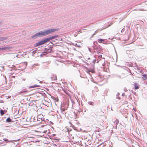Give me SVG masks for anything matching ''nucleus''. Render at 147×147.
Masks as SVG:
<instances>
[{
  "instance_id": "nucleus-1",
  "label": "nucleus",
  "mask_w": 147,
  "mask_h": 147,
  "mask_svg": "<svg viewBox=\"0 0 147 147\" xmlns=\"http://www.w3.org/2000/svg\"><path fill=\"white\" fill-rule=\"evenodd\" d=\"M58 29H49L47 30H46L45 32L46 34L47 35L49 34H50L52 33L53 32H54L58 31Z\"/></svg>"
},
{
  "instance_id": "nucleus-2",
  "label": "nucleus",
  "mask_w": 147,
  "mask_h": 147,
  "mask_svg": "<svg viewBox=\"0 0 147 147\" xmlns=\"http://www.w3.org/2000/svg\"><path fill=\"white\" fill-rule=\"evenodd\" d=\"M45 43H46L45 42V40H42L40 42H38L36 43L35 44V46L37 47L38 46L42 45Z\"/></svg>"
},
{
  "instance_id": "nucleus-3",
  "label": "nucleus",
  "mask_w": 147,
  "mask_h": 147,
  "mask_svg": "<svg viewBox=\"0 0 147 147\" xmlns=\"http://www.w3.org/2000/svg\"><path fill=\"white\" fill-rule=\"evenodd\" d=\"M57 37V36H54L47 38L45 40V41L46 43L48 41L51 40L52 39L55 38Z\"/></svg>"
},
{
  "instance_id": "nucleus-4",
  "label": "nucleus",
  "mask_w": 147,
  "mask_h": 147,
  "mask_svg": "<svg viewBox=\"0 0 147 147\" xmlns=\"http://www.w3.org/2000/svg\"><path fill=\"white\" fill-rule=\"evenodd\" d=\"M38 36H45L47 35L45 31L42 32H39L38 33Z\"/></svg>"
},
{
  "instance_id": "nucleus-5",
  "label": "nucleus",
  "mask_w": 147,
  "mask_h": 147,
  "mask_svg": "<svg viewBox=\"0 0 147 147\" xmlns=\"http://www.w3.org/2000/svg\"><path fill=\"white\" fill-rule=\"evenodd\" d=\"M133 85L135 89H138L139 88V84L137 83H135Z\"/></svg>"
},
{
  "instance_id": "nucleus-6",
  "label": "nucleus",
  "mask_w": 147,
  "mask_h": 147,
  "mask_svg": "<svg viewBox=\"0 0 147 147\" xmlns=\"http://www.w3.org/2000/svg\"><path fill=\"white\" fill-rule=\"evenodd\" d=\"M38 33H36L33 36H32V38H36L38 37Z\"/></svg>"
},
{
  "instance_id": "nucleus-7",
  "label": "nucleus",
  "mask_w": 147,
  "mask_h": 147,
  "mask_svg": "<svg viewBox=\"0 0 147 147\" xmlns=\"http://www.w3.org/2000/svg\"><path fill=\"white\" fill-rule=\"evenodd\" d=\"M98 41L100 43L103 42H104V40L102 39H99L98 40Z\"/></svg>"
},
{
  "instance_id": "nucleus-8",
  "label": "nucleus",
  "mask_w": 147,
  "mask_h": 147,
  "mask_svg": "<svg viewBox=\"0 0 147 147\" xmlns=\"http://www.w3.org/2000/svg\"><path fill=\"white\" fill-rule=\"evenodd\" d=\"M98 113L99 115L100 116H103L105 115L104 113L103 112L100 111V112H98Z\"/></svg>"
},
{
  "instance_id": "nucleus-9",
  "label": "nucleus",
  "mask_w": 147,
  "mask_h": 147,
  "mask_svg": "<svg viewBox=\"0 0 147 147\" xmlns=\"http://www.w3.org/2000/svg\"><path fill=\"white\" fill-rule=\"evenodd\" d=\"M7 39V37H0V41L5 40Z\"/></svg>"
},
{
  "instance_id": "nucleus-10",
  "label": "nucleus",
  "mask_w": 147,
  "mask_h": 147,
  "mask_svg": "<svg viewBox=\"0 0 147 147\" xmlns=\"http://www.w3.org/2000/svg\"><path fill=\"white\" fill-rule=\"evenodd\" d=\"M12 48L11 47H4L2 48H1V49H2V50H6V49H8L9 50Z\"/></svg>"
},
{
  "instance_id": "nucleus-11",
  "label": "nucleus",
  "mask_w": 147,
  "mask_h": 147,
  "mask_svg": "<svg viewBox=\"0 0 147 147\" xmlns=\"http://www.w3.org/2000/svg\"><path fill=\"white\" fill-rule=\"evenodd\" d=\"M142 77L144 79H147V75L146 74H143L142 75Z\"/></svg>"
},
{
  "instance_id": "nucleus-12",
  "label": "nucleus",
  "mask_w": 147,
  "mask_h": 147,
  "mask_svg": "<svg viewBox=\"0 0 147 147\" xmlns=\"http://www.w3.org/2000/svg\"><path fill=\"white\" fill-rule=\"evenodd\" d=\"M27 92H28V91H27V90H26V91H20L19 92V94H22L23 93H27Z\"/></svg>"
},
{
  "instance_id": "nucleus-13",
  "label": "nucleus",
  "mask_w": 147,
  "mask_h": 147,
  "mask_svg": "<svg viewBox=\"0 0 147 147\" xmlns=\"http://www.w3.org/2000/svg\"><path fill=\"white\" fill-rule=\"evenodd\" d=\"M39 86L36 85H34V86H30L29 88H33L38 87Z\"/></svg>"
},
{
  "instance_id": "nucleus-14",
  "label": "nucleus",
  "mask_w": 147,
  "mask_h": 147,
  "mask_svg": "<svg viewBox=\"0 0 147 147\" xmlns=\"http://www.w3.org/2000/svg\"><path fill=\"white\" fill-rule=\"evenodd\" d=\"M6 121L8 122H12L11 119L9 117H8L6 119Z\"/></svg>"
},
{
  "instance_id": "nucleus-15",
  "label": "nucleus",
  "mask_w": 147,
  "mask_h": 147,
  "mask_svg": "<svg viewBox=\"0 0 147 147\" xmlns=\"http://www.w3.org/2000/svg\"><path fill=\"white\" fill-rule=\"evenodd\" d=\"M0 111L1 115V116L3 115L4 114V111L2 110H1Z\"/></svg>"
},
{
  "instance_id": "nucleus-16",
  "label": "nucleus",
  "mask_w": 147,
  "mask_h": 147,
  "mask_svg": "<svg viewBox=\"0 0 147 147\" xmlns=\"http://www.w3.org/2000/svg\"><path fill=\"white\" fill-rule=\"evenodd\" d=\"M94 90L98 92V88L97 87H95L94 88Z\"/></svg>"
},
{
  "instance_id": "nucleus-17",
  "label": "nucleus",
  "mask_w": 147,
  "mask_h": 147,
  "mask_svg": "<svg viewBox=\"0 0 147 147\" xmlns=\"http://www.w3.org/2000/svg\"><path fill=\"white\" fill-rule=\"evenodd\" d=\"M98 32V30H97H97H96V31H95V33H96V32Z\"/></svg>"
},
{
  "instance_id": "nucleus-18",
  "label": "nucleus",
  "mask_w": 147,
  "mask_h": 147,
  "mask_svg": "<svg viewBox=\"0 0 147 147\" xmlns=\"http://www.w3.org/2000/svg\"><path fill=\"white\" fill-rule=\"evenodd\" d=\"M64 91L65 92V93H66L67 94V92H66V91H65V90Z\"/></svg>"
},
{
  "instance_id": "nucleus-19",
  "label": "nucleus",
  "mask_w": 147,
  "mask_h": 147,
  "mask_svg": "<svg viewBox=\"0 0 147 147\" xmlns=\"http://www.w3.org/2000/svg\"><path fill=\"white\" fill-rule=\"evenodd\" d=\"M1 48H0V50H2V49H1Z\"/></svg>"
}]
</instances>
